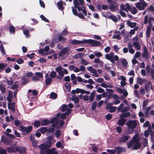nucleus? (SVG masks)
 Here are the masks:
<instances>
[{"label": "nucleus", "mask_w": 154, "mask_h": 154, "mask_svg": "<svg viewBox=\"0 0 154 154\" xmlns=\"http://www.w3.org/2000/svg\"><path fill=\"white\" fill-rule=\"evenodd\" d=\"M150 84V82H149L147 83L145 85L144 89L147 92H148L150 90L149 87Z\"/></svg>", "instance_id": "nucleus-30"}, {"label": "nucleus", "mask_w": 154, "mask_h": 154, "mask_svg": "<svg viewBox=\"0 0 154 154\" xmlns=\"http://www.w3.org/2000/svg\"><path fill=\"white\" fill-rule=\"evenodd\" d=\"M1 140L3 143L7 146L11 145L12 143V140L6 138L4 135L2 136Z\"/></svg>", "instance_id": "nucleus-6"}, {"label": "nucleus", "mask_w": 154, "mask_h": 154, "mask_svg": "<svg viewBox=\"0 0 154 154\" xmlns=\"http://www.w3.org/2000/svg\"><path fill=\"white\" fill-rule=\"evenodd\" d=\"M70 43L74 45L85 44V39L81 41L77 40L75 39L72 40L71 41Z\"/></svg>", "instance_id": "nucleus-10"}, {"label": "nucleus", "mask_w": 154, "mask_h": 154, "mask_svg": "<svg viewBox=\"0 0 154 154\" xmlns=\"http://www.w3.org/2000/svg\"><path fill=\"white\" fill-rule=\"evenodd\" d=\"M50 122V123L52 124L51 126L54 127H56L58 124V120L56 118H52Z\"/></svg>", "instance_id": "nucleus-12"}, {"label": "nucleus", "mask_w": 154, "mask_h": 154, "mask_svg": "<svg viewBox=\"0 0 154 154\" xmlns=\"http://www.w3.org/2000/svg\"><path fill=\"white\" fill-rule=\"evenodd\" d=\"M58 38L59 41H61L63 43L65 42L66 40V38L62 36L61 35L59 36Z\"/></svg>", "instance_id": "nucleus-47"}, {"label": "nucleus", "mask_w": 154, "mask_h": 154, "mask_svg": "<svg viewBox=\"0 0 154 154\" xmlns=\"http://www.w3.org/2000/svg\"><path fill=\"white\" fill-rule=\"evenodd\" d=\"M38 61L40 62L41 63H45L46 62V60L44 58L41 57L38 60Z\"/></svg>", "instance_id": "nucleus-50"}, {"label": "nucleus", "mask_w": 154, "mask_h": 154, "mask_svg": "<svg viewBox=\"0 0 154 154\" xmlns=\"http://www.w3.org/2000/svg\"><path fill=\"white\" fill-rule=\"evenodd\" d=\"M6 65V64H4L3 63H0V72L3 71L5 68Z\"/></svg>", "instance_id": "nucleus-34"}, {"label": "nucleus", "mask_w": 154, "mask_h": 154, "mask_svg": "<svg viewBox=\"0 0 154 154\" xmlns=\"http://www.w3.org/2000/svg\"><path fill=\"white\" fill-rule=\"evenodd\" d=\"M73 1L75 8H77V6H79L80 5L79 2L78 0H73Z\"/></svg>", "instance_id": "nucleus-45"}, {"label": "nucleus", "mask_w": 154, "mask_h": 154, "mask_svg": "<svg viewBox=\"0 0 154 154\" xmlns=\"http://www.w3.org/2000/svg\"><path fill=\"white\" fill-rule=\"evenodd\" d=\"M131 115L130 113L129 112H128L125 113L121 114L120 116V118H124L129 117Z\"/></svg>", "instance_id": "nucleus-21"}, {"label": "nucleus", "mask_w": 154, "mask_h": 154, "mask_svg": "<svg viewBox=\"0 0 154 154\" xmlns=\"http://www.w3.org/2000/svg\"><path fill=\"white\" fill-rule=\"evenodd\" d=\"M41 125V122L38 120L35 121L33 124V126L34 128H38Z\"/></svg>", "instance_id": "nucleus-24"}, {"label": "nucleus", "mask_w": 154, "mask_h": 154, "mask_svg": "<svg viewBox=\"0 0 154 154\" xmlns=\"http://www.w3.org/2000/svg\"><path fill=\"white\" fill-rule=\"evenodd\" d=\"M0 154H7L6 150L2 147H0Z\"/></svg>", "instance_id": "nucleus-44"}, {"label": "nucleus", "mask_w": 154, "mask_h": 154, "mask_svg": "<svg viewBox=\"0 0 154 154\" xmlns=\"http://www.w3.org/2000/svg\"><path fill=\"white\" fill-rule=\"evenodd\" d=\"M151 108L149 106L148 107L145 111V116L146 117L148 116L149 112L151 110Z\"/></svg>", "instance_id": "nucleus-38"}, {"label": "nucleus", "mask_w": 154, "mask_h": 154, "mask_svg": "<svg viewBox=\"0 0 154 154\" xmlns=\"http://www.w3.org/2000/svg\"><path fill=\"white\" fill-rule=\"evenodd\" d=\"M39 149H40V152L41 154H45L47 151L48 149L45 146V145L43 144H41L38 146Z\"/></svg>", "instance_id": "nucleus-9"}, {"label": "nucleus", "mask_w": 154, "mask_h": 154, "mask_svg": "<svg viewBox=\"0 0 154 154\" xmlns=\"http://www.w3.org/2000/svg\"><path fill=\"white\" fill-rule=\"evenodd\" d=\"M84 53H79L78 54H76L74 56V59H77L78 58L81 56L83 55Z\"/></svg>", "instance_id": "nucleus-51"}, {"label": "nucleus", "mask_w": 154, "mask_h": 154, "mask_svg": "<svg viewBox=\"0 0 154 154\" xmlns=\"http://www.w3.org/2000/svg\"><path fill=\"white\" fill-rule=\"evenodd\" d=\"M126 121V120L124 118H120L118 121L117 124L120 126H122L124 125Z\"/></svg>", "instance_id": "nucleus-16"}, {"label": "nucleus", "mask_w": 154, "mask_h": 154, "mask_svg": "<svg viewBox=\"0 0 154 154\" xmlns=\"http://www.w3.org/2000/svg\"><path fill=\"white\" fill-rule=\"evenodd\" d=\"M35 74L36 76L38 77V78H42L43 75L40 72H36L35 73Z\"/></svg>", "instance_id": "nucleus-62"}, {"label": "nucleus", "mask_w": 154, "mask_h": 154, "mask_svg": "<svg viewBox=\"0 0 154 154\" xmlns=\"http://www.w3.org/2000/svg\"><path fill=\"white\" fill-rule=\"evenodd\" d=\"M18 84H14L11 87H10L9 88L11 89L16 90L18 88Z\"/></svg>", "instance_id": "nucleus-46"}, {"label": "nucleus", "mask_w": 154, "mask_h": 154, "mask_svg": "<svg viewBox=\"0 0 154 154\" xmlns=\"http://www.w3.org/2000/svg\"><path fill=\"white\" fill-rule=\"evenodd\" d=\"M131 138L130 136L128 135H123L119 139V142L120 144L122 143H125Z\"/></svg>", "instance_id": "nucleus-8"}, {"label": "nucleus", "mask_w": 154, "mask_h": 154, "mask_svg": "<svg viewBox=\"0 0 154 154\" xmlns=\"http://www.w3.org/2000/svg\"><path fill=\"white\" fill-rule=\"evenodd\" d=\"M134 45L137 48V50H139L140 48L139 43L137 42H134L133 43Z\"/></svg>", "instance_id": "nucleus-42"}, {"label": "nucleus", "mask_w": 154, "mask_h": 154, "mask_svg": "<svg viewBox=\"0 0 154 154\" xmlns=\"http://www.w3.org/2000/svg\"><path fill=\"white\" fill-rule=\"evenodd\" d=\"M57 73L54 71H52L50 74V77L53 79L55 78L57 75Z\"/></svg>", "instance_id": "nucleus-37"}, {"label": "nucleus", "mask_w": 154, "mask_h": 154, "mask_svg": "<svg viewBox=\"0 0 154 154\" xmlns=\"http://www.w3.org/2000/svg\"><path fill=\"white\" fill-rule=\"evenodd\" d=\"M26 149V147L25 146H20L18 147L17 146L16 148V152L20 154H26L27 153Z\"/></svg>", "instance_id": "nucleus-7"}, {"label": "nucleus", "mask_w": 154, "mask_h": 154, "mask_svg": "<svg viewBox=\"0 0 154 154\" xmlns=\"http://www.w3.org/2000/svg\"><path fill=\"white\" fill-rule=\"evenodd\" d=\"M52 81V79L50 77H48L45 80V84L46 85H48Z\"/></svg>", "instance_id": "nucleus-32"}, {"label": "nucleus", "mask_w": 154, "mask_h": 154, "mask_svg": "<svg viewBox=\"0 0 154 154\" xmlns=\"http://www.w3.org/2000/svg\"><path fill=\"white\" fill-rule=\"evenodd\" d=\"M107 2L109 4H110L109 5V9L112 12H114L118 8L117 5H115L117 4L116 1H113L112 0H107Z\"/></svg>", "instance_id": "nucleus-4"}, {"label": "nucleus", "mask_w": 154, "mask_h": 154, "mask_svg": "<svg viewBox=\"0 0 154 154\" xmlns=\"http://www.w3.org/2000/svg\"><path fill=\"white\" fill-rule=\"evenodd\" d=\"M98 83H102L104 81L103 79L102 78H99L98 79H94Z\"/></svg>", "instance_id": "nucleus-64"}, {"label": "nucleus", "mask_w": 154, "mask_h": 154, "mask_svg": "<svg viewBox=\"0 0 154 154\" xmlns=\"http://www.w3.org/2000/svg\"><path fill=\"white\" fill-rule=\"evenodd\" d=\"M115 149H116V150H118L117 152V154H119L120 152L125 151V148L122 147H119V146H117L115 147Z\"/></svg>", "instance_id": "nucleus-20"}, {"label": "nucleus", "mask_w": 154, "mask_h": 154, "mask_svg": "<svg viewBox=\"0 0 154 154\" xmlns=\"http://www.w3.org/2000/svg\"><path fill=\"white\" fill-rule=\"evenodd\" d=\"M56 146L58 148H63V146H62L61 145V143L60 141H58L57 142L56 144Z\"/></svg>", "instance_id": "nucleus-54"}, {"label": "nucleus", "mask_w": 154, "mask_h": 154, "mask_svg": "<svg viewBox=\"0 0 154 154\" xmlns=\"http://www.w3.org/2000/svg\"><path fill=\"white\" fill-rule=\"evenodd\" d=\"M137 24L136 23L132 22L129 20H128L127 22V24L131 28H133Z\"/></svg>", "instance_id": "nucleus-19"}, {"label": "nucleus", "mask_w": 154, "mask_h": 154, "mask_svg": "<svg viewBox=\"0 0 154 154\" xmlns=\"http://www.w3.org/2000/svg\"><path fill=\"white\" fill-rule=\"evenodd\" d=\"M16 147H17V146L15 145H11L8 148L7 151L9 153L14 152H16Z\"/></svg>", "instance_id": "nucleus-11"}, {"label": "nucleus", "mask_w": 154, "mask_h": 154, "mask_svg": "<svg viewBox=\"0 0 154 154\" xmlns=\"http://www.w3.org/2000/svg\"><path fill=\"white\" fill-rule=\"evenodd\" d=\"M31 79L32 81H37L39 80V78H38V77L36 76H32L31 78Z\"/></svg>", "instance_id": "nucleus-53"}, {"label": "nucleus", "mask_w": 154, "mask_h": 154, "mask_svg": "<svg viewBox=\"0 0 154 154\" xmlns=\"http://www.w3.org/2000/svg\"><path fill=\"white\" fill-rule=\"evenodd\" d=\"M50 121L47 119H43L41 121V126H46L49 125Z\"/></svg>", "instance_id": "nucleus-17"}, {"label": "nucleus", "mask_w": 154, "mask_h": 154, "mask_svg": "<svg viewBox=\"0 0 154 154\" xmlns=\"http://www.w3.org/2000/svg\"><path fill=\"white\" fill-rule=\"evenodd\" d=\"M72 100L74 101L75 103H78L79 101V97L75 95H73L72 98Z\"/></svg>", "instance_id": "nucleus-23"}, {"label": "nucleus", "mask_w": 154, "mask_h": 154, "mask_svg": "<svg viewBox=\"0 0 154 154\" xmlns=\"http://www.w3.org/2000/svg\"><path fill=\"white\" fill-rule=\"evenodd\" d=\"M95 94V91L94 90H93V91L91 93L90 96L89 100L90 101H93L94 98Z\"/></svg>", "instance_id": "nucleus-27"}, {"label": "nucleus", "mask_w": 154, "mask_h": 154, "mask_svg": "<svg viewBox=\"0 0 154 154\" xmlns=\"http://www.w3.org/2000/svg\"><path fill=\"white\" fill-rule=\"evenodd\" d=\"M106 151L108 152L109 154H114L116 152V150L115 149H108L106 150Z\"/></svg>", "instance_id": "nucleus-40"}, {"label": "nucleus", "mask_w": 154, "mask_h": 154, "mask_svg": "<svg viewBox=\"0 0 154 154\" xmlns=\"http://www.w3.org/2000/svg\"><path fill=\"white\" fill-rule=\"evenodd\" d=\"M150 29L149 26H148L146 32V36L147 38H149L150 36Z\"/></svg>", "instance_id": "nucleus-36"}, {"label": "nucleus", "mask_w": 154, "mask_h": 154, "mask_svg": "<svg viewBox=\"0 0 154 154\" xmlns=\"http://www.w3.org/2000/svg\"><path fill=\"white\" fill-rule=\"evenodd\" d=\"M57 95L56 93L51 92L50 94V98L53 100L56 99L57 98Z\"/></svg>", "instance_id": "nucleus-25"}, {"label": "nucleus", "mask_w": 154, "mask_h": 154, "mask_svg": "<svg viewBox=\"0 0 154 154\" xmlns=\"http://www.w3.org/2000/svg\"><path fill=\"white\" fill-rule=\"evenodd\" d=\"M142 55L143 58H145L146 59H148L149 58L148 51L147 48L146 47L144 48L143 51Z\"/></svg>", "instance_id": "nucleus-15"}, {"label": "nucleus", "mask_w": 154, "mask_h": 154, "mask_svg": "<svg viewBox=\"0 0 154 154\" xmlns=\"http://www.w3.org/2000/svg\"><path fill=\"white\" fill-rule=\"evenodd\" d=\"M112 118V114H109L106 115V119L108 120H110Z\"/></svg>", "instance_id": "nucleus-60"}, {"label": "nucleus", "mask_w": 154, "mask_h": 154, "mask_svg": "<svg viewBox=\"0 0 154 154\" xmlns=\"http://www.w3.org/2000/svg\"><path fill=\"white\" fill-rule=\"evenodd\" d=\"M52 142H51L49 141H47L45 143H43L44 145H45V146L48 149H49L52 146Z\"/></svg>", "instance_id": "nucleus-31"}, {"label": "nucleus", "mask_w": 154, "mask_h": 154, "mask_svg": "<svg viewBox=\"0 0 154 154\" xmlns=\"http://www.w3.org/2000/svg\"><path fill=\"white\" fill-rule=\"evenodd\" d=\"M68 48L67 47H65L59 52L58 56H62L64 55L68 52Z\"/></svg>", "instance_id": "nucleus-13"}, {"label": "nucleus", "mask_w": 154, "mask_h": 154, "mask_svg": "<svg viewBox=\"0 0 154 154\" xmlns=\"http://www.w3.org/2000/svg\"><path fill=\"white\" fill-rule=\"evenodd\" d=\"M23 33L27 37L29 36V32L28 30H25L23 31Z\"/></svg>", "instance_id": "nucleus-63"}, {"label": "nucleus", "mask_w": 154, "mask_h": 154, "mask_svg": "<svg viewBox=\"0 0 154 154\" xmlns=\"http://www.w3.org/2000/svg\"><path fill=\"white\" fill-rule=\"evenodd\" d=\"M89 44L91 47H98L101 45L100 42L91 39H85V44Z\"/></svg>", "instance_id": "nucleus-3"}, {"label": "nucleus", "mask_w": 154, "mask_h": 154, "mask_svg": "<svg viewBox=\"0 0 154 154\" xmlns=\"http://www.w3.org/2000/svg\"><path fill=\"white\" fill-rule=\"evenodd\" d=\"M67 106L66 105L64 104L62 105L61 108V111L63 112H65L67 109Z\"/></svg>", "instance_id": "nucleus-55"}, {"label": "nucleus", "mask_w": 154, "mask_h": 154, "mask_svg": "<svg viewBox=\"0 0 154 154\" xmlns=\"http://www.w3.org/2000/svg\"><path fill=\"white\" fill-rule=\"evenodd\" d=\"M126 125L129 129H133L137 126V122L136 120H129L126 123Z\"/></svg>", "instance_id": "nucleus-5"}, {"label": "nucleus", "mask_w": 154, "mask_h": 154, "mask_svg": "<svg viewBox=\"0 0 154 154\" xmlns=\"http://www.w3.org/2000/svg\"><path fill=\"white\" fill-rule=\"evenodd\" d=\"M128 64V63L127 60L125 59H123L122 61V65L124 67L126 68L127 67Z\"/></svg>", "instance_id": "nucleus-35"}, {"label": "nucleus", "mask_w": 154, "mask_h": 154, "mask_svg": "<svg viewBox=\"0 0 154 154\" xmlns=\"http://www.w3.org/2000/svg\"><path fill=\"white\" fill-rule=\"evenodd\" d=\"M47 127H42L39 128L37 131H40L42 134H45L47 131Z\"/></svg>", "instance_id": "nucleus-22"}, {"label": "nucleus", "mask_w": 154, "mask_h": 154, "mask_svg": "<svg viewBox=\"0 0 154 154\" xmlns=\"http://www.w3.org/2000/svg\"><path fill=\"white\" fill-rule=\"evenodd\" d=\"M9 30L11 33H14L15 32V28L13 26H10L9 27Z\"/></svg>", "instance_id": "nucleus-61"}, {"label": "nucleus", "mask_w": 154, "mask_h": 154, "mask_svg": "<svg viewBox=\"0 0 154 154\" xmlns=\"http://www.w3.org/2000/svg\"><path fill=\"white\" fill-rule=\"evenodd\" d=\"M116 88L117 89V91L120 94L123 93L124 91L125 90V89H122L117 87H116Z\"/></svg>", "instance_id": "nucleus-52"}, {"label": "nucleus", "mask_w": 154, "mask_h": 154, "mask_svg": "<svg viewBox=\"0 0 154 154\" xmlns=\"http://www.w3.org/2000/svg\"><path fill=\"white\" fill-rule=\"evenodd\" d=\"M116 110V106H112L109 109V112L112 113L115 112Z\"/></svg>", "instance_id": "nucleus-57"}, {"label": "nucleus", "mask_w": 154, "mask_h": 154, "mask_svg": "<svg viewBox=\"0 0 154 154\" xmlns=\"http://www.w3.org/2000/svg\"><path fill=\"white\" fill-rule=\"evenodd\" d=\"M97 105V101H94L93 103L91 109L93 110H94L95 109L96 106Z\"/></svg>", "instance_id": "nucleus-41"}, {"label": "nucleus", "mask_w": 154, "mask_h": 154, "mask_svg": "<svg viewBox=\"0 0 154 154\" xmlns=\"http://www.w3.org/2000/svg\"><path fill=\"white\" fill-rule=\"evenodd\" d=\"M15 104L14 102H10L8 103V108L9 109H11L12 111L14 112L15 111Z\"/></svg>", "instance_id": "nucleus-14"}, {"label": "nucleus", "mask_w": 154, "mask_h": 154, "mask_svg": "<svg viewBox=\"0 0 154 154\" xmlns=\"http://www.w3.org/2000/svg\"><path fill=\"white\" fill-rule=\"evenodd\" d=\"M141 146L140 143H134V145L133 147V149L134 150H136L139 149Z\"/></svg>", "instance_id": "nucleus-28"}, {"label": "nucleus", "mask_w": 154, "mask_h": 154, "mask_svg": "<svg viewBox=\"0 0 154 154\" xmlns=\"http://www.w3.org/2000/svg\"><path fill=\"white\" fill-rule=\"evenodd\" d=\"M139 2H137L135 4L136 7L139 10H143L147 6V4L144 0H139Z\"/></svg>", "instance_id": "nucleus-1"}, {"label": "nucleus", "mask_w": 154, "mask_h": 154, "mask_svg": "<svg viewBox=\"0 0 154 154\" xmlns=\"http://www.w3.org/2000/svg\"><path fill=\"white\" fill-rule=\"evenodd\" d=\"M106 18L111 19L112 20L115 22L118 21V19L116 16H114L113 14H112L109 16L106 15Z\"/></svg>", "instance_id": "nucleus-18"}, {"label": "nucleus", "mask_w": 154, "mask_h": 154, "mask_svg": "<svg viewBox=\"0 0 154 154\" xmlns=\"http://www.w3.org/2000/svg\"><path fill=\"white\" fill-rule=\"evenodd\" d=\"M61 135V131L59 130H57L55 132V135L57 138L59 137Z\"/></svg>", "instance_id": "nucleus-48"}, {"label": "nucleus", "mask_w": 154, "mask_h": 154, "mask_svg": "<svg viewBox=\"0 0 154 154\" xmlns=\"http://www.w3.org/2000/svg\"><path fill=\"white\" fill-rule=\"evenodd\" d=\"M40 17L42 20L46 22L49 23V20L47 19L43 15H40Z\"/></svg>", "instance_id": "nucleus-49"}, {"label": "nucleus", "mask_w": 154, "mask_h": 154, "mask_svg": "<svg viewBox=\"0 0 154 154\" xmlns=\"http://www.w3.org/2000/svg\"><path fill=\"white\" fill-rule=\"evenodd\" d=\"M16 62L18 64H21L24 62V61L22 59L19 58L16 61Z\"/></svg>", "instance_id": "nucleus-59"}, {"label": "nucleus", "mask_w": 154, "mask_h": 154, "mask_svg": "<svg viewBox=\"0 0 154 154\" xmlns=\"http://www.w3.org/2000/svg\"><path fill=\"white\" fill-rule=\"evenodd\" d=\"M63 69V68L61 66H60L56 67L55 68V70L57 72H59V71H62Z\"/></svg>", "instance_id": "nucleus-58"}, {"label": "nucleus", "mask_w": 154, "mask_h": 154, "mask_svg": "<svg viewBox=\"0 0 154 154\" xmlns=\"http://www.w3.org/2000/svg\"><path fill=\"white\" fill-rule=\"evenodd\" d=\"M4 134L7 136L10 137L11 138L13 139H14L15 138V137L14 136L13 134H12L10 133H7L5 132H4Z\"/></svg>", "instance_id": "nucleus-39"}, {"label": "nucleus", "mask_w": 154, "mask_h": 154, "mask_svg": "<svg viewBox=\"0 0 154 154\" xmlns=\"http://www.w3.org/2000/svg\"><path fill=\"white\" fill-rule=\"evenodd\" d=\"M81 63L84 66H86L89 64L87 60L84 59H82L81 60Z\"/></svg>", "instance_id": "nucleus-43"}, {"label": "nucleus", "mask_w": 154, "mask_h": 154, "mask_svg": "<svg viewBox=\"0 0 154 154\" xmlns=\"http://www.w3.org/2000/svg\"><path fill=\"white\" fill-rule=\"evenodd\" d=\"M0 90L2 93L5 94L6 92V89L4 85H0Z\"/></svg>", "instance_id": "nucleus-29"}, {"label": "nucleus", "mask_w": 154, "mask_h": 154, "mask_svg": "<svg viewBox=\"0 0 154 154\" xmlns=\"http://www.w3.org/2000/svg\"><path fill=\"white\" fill-rule=\"evenodd\" d=\"M131 11L133 14H135L137 13V11L135 8H133L131 9Z\"/></svg>", "instance_id": "nucleus-56"}, {"label": "nucleus", "mask_w": 154, "mask_h": 154, "mask_svg": "<svg viewBox=\"0 0 154 154\" xmlns=\"http://www.w3.org/2000/svg\"><path fill=\"white\" fill-rule=\"evenodd\" d=\"M20 128L21 131L26 134L30 133L32 130L33 127L31 125L27 126L21 125L20 127Z\"/></svg>", "instance_id": "nucleus-2"}, {"label": "nucleus", "mask_w": 154, "mask_h": 154, "mask_svg": "<svg viewBox=\"0 0 154 154\" xmlns=\"http://www.w3.org/2000/svg\"><path fill=\"white\" fill-rule=\"evenodd\" d=\"M145 81V79H142L141 78L139 77L137 79V82L140 85H142Z\"/></svg>", "instance_id": "nucleus-33"}, {"label": "nucleus", "mask_w": 154, "mask_h": 154, "mask_svg": "<svg viewBox=\"0 0 154 154\" xmlns=\"http://www.w3.org/2000/svg\"><path fill=\"white\" fill-rule=\"evenodd\" d=\"M57 6L59 9L62 10L64 9L63 6V2L62 1H60L57 3Z\"/></svg>", "instance_id": "nucleus-26"}]
</instances>
